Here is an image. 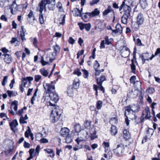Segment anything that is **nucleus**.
I'll return each mask as SVG.
<instances>
[{"label": "nucleus", "instance_id": "nucleus-23", "mask_svg": "<svg viewBox=\"0 0 160 160\" xmlns=\"http://www.w3.org/2000/svg\"><path fill=\"white\" fill-rule=\"evenodd\" d=\"M123 137L126 140H128L130 138V133L126 129H125L123 131Z\"/></svg>", "mask_w": 160, "mask_h": 160}, {"label": "nucleus", "instance_id": "nucleus-48", "mask_svg": "<svg viewBox=\"0 0 160 160\" xmlns=\"http://www.w3.org/2000/svg\"><path fill=\"white\" fill-rule=\"evenodd\" d=\"M91 122L88 120H86L84 123V126L85 128H87L90 126L91 124Z\"/></svg>", "mask_w": 160, "mask_h": 160}, {"label": "nucleus", "instance_id": "nucleus-40", "mask_svg": "<svg viewBox=\"0 0 160 160\" xmlns=\"http://www.w3.org/2000/svg\"><path fill=\"white\" fill-rule=\"evenodd\" d=\"M65 15H64L62 17H60L59 18V21H61V22H59V24L60 25H63L65 22Z\"/></svg>", "mask_w": 160, "mask_h": 160}, {"label": "nucleus", "instance_id": "nucleus-7", "mask_svg": "<svg viewBox=\"0 0 160 160\" xmlns=\"http://www.w3.org/2000/svg\"><path fill=\"white\" fill-rule=\"evenodd\" d=\"M2 56L4 57V61L6 64H9L12 62L13 58L11 55L8 54H3Z\"/></svg>", "mask_w": 160, "mask_h": 160}, {"label": "nucleus", "instance_id": "nucleus-15", "mask_svg": "<svg viewBox=\"0 0 160 160\" xmlns=\"http://www.w3.org/2000/svg\"><path fill=\"white\" fill-rule=\"evenodd\" d=\"M53 48L54 51L52 53V55L53 56V57H55L57 53H59L60 52V48L57 44L54 45Z\"/></svg>", "mask_w": 160, "mask_h": 160}, {"label": "nucleus", "instance_id": "nucleus-34", "mask_svg": "<svg viewBox=\"0 0 160 160\" xmlns=\"http://www.w3.org/2000/svg\"><path fill=\"white\" fill-rule=\"evenodd\" d=\"M14 147L13 146H10L7 150L5 151V154L7 155L8 154H12L13 150Z\"/></svg>", "mask_w": 160, "mask_h": 160}, {"label": "nucleus", "instance_id": "nucleus-62", "mask_svg": "<svg viewBox=\"0 0 160 160\" xmlns=\"http://www.w3.org/2000/svg\"><path fill=\"white\" fill-rule=\"evenodd\" d=\"M23 146L25 148H29L30 147V144L24 141Z\"/></svg>", "mask_w": 160, "mask_h": 160}, {"label": "nucleus", "instance_id": "nucleus-1", "mask_svg": "<svg viewBox=\"0 0 160 160\" xmlns=\"http://www.w3.org/2000/svg\"><path fill=\"white\" fill-rule=\"evenodd\" d=\"M62 110L59 108L58 106H55V108L52 111L50 119L52 122L54 123L57 122L60 118Z\"/></svg>", "mask_w": 160, "mask_h": 160}, {"label": "nucleus", "instance_id": "nucleus-35", "mask_svg": "<svg viewBox=\"0 0 160 160\" xmlns=\"http://www.w3.org/2000/svg\"><path fill=\"white\" fill-rule=\"evenodd\" d=\"M140 3L143 9L145 8L148 5L147 0H140Z\"/></svg>", "mask_w": 160, "mask_h": 160}, {"label": "nucleus", "instance_id": "nucleus-12", "mask_svg": "<svg viewBox=\"0 0 160 160\" xmlns=\"http://www.w3.org/2000/svg\"><path fill=\"white\" fill-rule=\"evenodd\" d=\"M27 34V33L26 32V29L24 28V26H22L21 30L20 31V37L22 40L23 42L26 41V39L25 38V34Z\"/></svg>", "mask_w": 160, "mask_h": 160}, {"label": "nucleus", "instance_id": "nucleus-27", "mask_svg": "<svg viewBox=\"0 0 160 160\" xmlns=\"http://www.w3.org/2000/svg\"><path fill=\"white\" fill-rule=\"evenodd\" d=\"M7 94L9 97L11 98L12 97H14L17 95V93L15 91H10L8 90L7 91Z\"/></svg>", "mask_w": 160, "mask_h": 160}, {"label": "nucleus", "instance_id": "nucleus-2", "mask_svg": "<svg viewBox=\"0 0 160 160\" xmlns=\"http://www.w3.org/2000/svg\"><path fill=\"white\" fill-rule=\"evenodd\" d=\"M151 118L150 110L148 107L145 108L142 111V116L140 118V121L137 122V123H141L144 122V120L148 119Z\"/></svg>", "mask_w": 160, "mask_h": 160}, {"label": "nucleus", "instance_id": "nucleus-28", "mask_svg": "<svg viewBox=\"0 0 160 160\" xmlns=\"http://www.w3.org/2000/svg\"><path fill=\"white\" fill-rule=\"evenodd\" d=\"M81 130V127L79 123H77L74 126V132L78 133Z\"/></svg>", "mask_w": 160, "mask_h": 160}, {"label": "nucleus", "instance_id": "nucleus-59", "mask_svg": "<svg viewBox=\"0 0 160 160\" xmlns=\"http://www.w3.org/2000/svg\"><path fill=\"white\" fill-rule=\"evenodd\" d=\"M68 42L70 44L73 45L74 43L75 40L72 37H70L69 38Z\"/></svg>", "mask_w": 160, "mask_h": 160}, {"label": "nucleus", "instance_id": "nucleus-55", "mask_svg": "<svg viewBox=\"0 0 160 160\" xmlns=\"http://www.w3.org/2000/svg\"><path fill=\"white\" fill-rule=\"evenodd\" d=\"M40 62L43 66H45L49 64V62H48L44 61V58L42 57H41V60Z\"/></svg>", "mask_w": 160, "mask_h": 160}, {"label": "nucleus", "instance_id": "nucleus-56", "mask_svg": "<svg viewBox=\"0 0 160 160\" xmlns=\"http://www.w3.org/2000/svg\"><path fill=\"white\" fill-rule=\"evenodd\" d=\"M75 74H76L78 76H79L81 75V72H80V70L79 69H77L75 70L74 72Z\"/></svg>", "mask_w": 160, "mask_h": 160}, {"label": "nucleus", "instance_id": "nucleus-8", "mask_svg": "<svg viewBox=\"0 0 160 160\" xmlns=\"http://www.w3.org/2000/svg\"><path fill=\"white\" fill-rule=\"evenodd\" d=\"M48 4L44 1L42 0L38 4V7L39 8V11L40 13L42 12L43 11H46V5Z\"/></svg>", "mask_w": 160, "mask_h": 160}, {"label": "nucleus", "instance_id": "nucleus-58", "mask_svg": "<svg viewBox=\"0 0 160 160\" xmlns=\"http://www.w3.org/2000/svg\"><path fill=\"white\" fill-rule=\"evenodd\" d=\"M41 76L40 75H35L34 77L35 81L36 82H38L41 79Z\"/></svg>", "mask_w": 160, "mask_h": 160}, {"label": "nucleus", "instance_id": "nucleus-57", "mask_svg": "<svg viewBox=\"0 0 160 160\" xmlns=\"http://www.w3.org/2000/svg\"><path fill=\"white\" fill-rule=\"evenodd\" d=\"M105 40V43L107 45H109L111 44V42L109 41L108 37V36H106L104 38Z\"/></svg>", "mask_w": 160, "mask_h": 160}, {"label": "nucleus", "instance_id": "nucleus-16", "mask_svg": "<svg viewBox=\"0 0 160 160\" xmlns=\"http://www.w3.org/2000/svg\"><path fill=\"white\" fill-rule=\"evenodd\" d=\"M126 0H124L125 1ZM131 11V7L128 5L125 4V2L124 3L123 11L124 12V14H126L127 15H130V13Z\"/></svg>", "mask_w": 160, "mask_h": 160}, {"label": "nucleus", "instance_id": "nucleus-22", "mask_svg": "<svg viewBox=\"0 0 160 160\" xmlns=\"http://www.w3.org/2000/svg\"><path fill=\"white\" fill-rule=\"evenodd\" d=\"M111 12H114L111 6L110 5L108 6V8L102 12V15L103 16H106L108 15L109 13Z\"/></svg>", "mask_w": 160, "mask_h": 160}, {"label": "nucleus", "instance_id": "nucleus-44", "mask_svg": "<svg viewBox=\"0 0 160 160\" xmlns=\"http://www.w3.org/2000/svg\"><path fill=\"white\" fill-rule=\"evenodd\" d=\"M100 1V0H92L90 2L89 4L90 6H92L95 4H97Z\"/></svg>", "mask_w": 160, "mask_h": 160}, {"label": "nucleus", "instance_id": "nucleus-45", "mask_svg": "<svg viewBox=\"0 0 160 160\" xmlns=\"http://www.w3.org/2000/svg\"><path fill=\"white\" fill-rule=\"evenodd\" d=\"M124 115L126 117L125 118V122L127 125L128 126L129 124V120L128 119V117L127 115V113L126 112H124Z\"/></svg>", "mask_w": 160, "mask_h": 160}, {"label": "nucleus", "instance_id": "nucleus-11", "mask_svg": "<svg viewBox=\"0 0 160 160\" xmlns=\"http://www.w3.org/2000/svg\"><path fill=\"white\" fill-rule=\"evenodd\" d=\"M50 98L52 100L54 101L55 102H56L59 100V96L56 92H52L49 93Z\"/></svg>", "mask_w": 160, "mask_h": 160}, {"label": "nucleus", "instance_id": "nucleus-26", "mask_svg": "<svg viewBox=\"0 0 160 160\" xmlns=\"http://www.w3.org/2000/svg\"><path fill=\"white\" fill-rule=\"evenodd\" d=\"M44 150L47 153L49 154H52V155H49V156L52 158H53L55 156V153L53 150L52 149L47 148L45 149Z\"/></svg>", "mask_w": 160, "mask_h": 160}, {"label": "nucleus", "instance_id": "nucleus-25", "mask_svg": "<svg viewBox=\"0 0 160 160\" xmlns=\"http://www.w3.org/2000/svg\"><path fill=\"white\" fill-rule=\"evenodd\" d=\"M117 129L116 126L112 125L111 128L110 132L112 135H115L117 133Z\"/></svg>", "mask_w": 160, "mask_h": 160}, {"label": "nucleus", "instance_id": "nucleus-19", "mask_svg": "<svg viewBox=\"0 0 160 160\" xmlns=\"http://www.w3.org/2000/svg\"><path fill=\"white\" fill-rule=\"evenodd\" d=\"M100 13V12L97 8H95L91 13H88L89 17H93L98 16Z\"/></svg>", "mask_w": 160, "mask_h": 160}, {"label": "nucleus", "instance_id": "nucleus-60", "mask_svg": "<svg viewBox=\"0 0 160 160\" xmlns=\"http://www.w3.org/2000/svg\"><path fill=\"white\" fill-rule=\"evenodd\" d=\"M38 42V40L36 38H34L33 39V44L34 47L36 48L37 47V43Z\"/></svg>", "mask_w": 160, "mask_h": 160}, {"label": "nucleus", "instance_id": "nucleus-50", "mask_svg": "<svg viewBox=\"0 0 160 160\" xmlns=\"http://www.w3.org/2000/svg\"><path fill=\"white\" fill-rule=\"evenodd\" d=\"M139 91L138 90H134V91H132L131 92V94L134 95L133 96L134 97H136L138 95V94Z\"/></svg>", "mask_w": 160, "mask_h": 160}, {"label": "nucleus", "instance_id": "nucleus-53", "mask_svg": "<svg viewBox=\"0 0 160 160\" xmlns=\"http://www.w3.org/2000/svg\"><path fill=\"white\" fill-rule=\"evenodd\" d=\"M139 25H138L137 23H136L134 25L132 24V28L134 29L135 31H137L139 29Z\"/></svg>", "mask_w": 160, "mask_h": 160}, {"label": "nucleus", "instance_id": "nucleus-20", "mask_svg": "<svg viewBox=\"0 0 160 160\" xmlns=\"http://www.w3.org/2000/svg\"><path fill=\"white\" fill-rule=\"evenodd\" d=\"M79 86V80L78 79L75 78L73 81L72 87L73 88L77 89Z\"/></svg>", "mask_w": 160, "mask_h": 160}, {"label": "nucleus", "instance_id": "nucleus-63", "mask_svg": "<svg viewBox=\"0 0 160 160\" xmlns=\"http://www.w3.org/2000/svg\"><path fill=\"white\" fill-rule=\"evenodd\" d=\"M57 7V8H58L59 10L61 11V9H62V4L60 2H58Z\"/></svg>", "mask_w": 160, "mask_h": 160}, {"label": "nucleus", "instance_id": "nucleus-10", "mask_svg": "<svg viewBox=\"0 0 160 160\" xmlns=\"http://www.w3.org/2000/svg\"><path fill=\"white\" fill-rule=\"evenodd\" d=\"M69 130L67 128H64L61 129L60 131V133L61 135L65 137L69 136Z\"/></svg>", "mask_w": 160, "mask_h": 160}, {"label": "nucleus", "instance_id": "nucleus-54", "mask_svg": "<svg viewBox=\"0 0 160 160\" xmlns=\"http://www.w3.org/2000/svg\"><path fill=\"white\" fill-rule=\"evenodd\" d=\"M136 79V77L135 76H132L130 79V81L131 83L134 84L135 82V80Z\"/></svg>", "mask_w": 160, "mask_h": 160}, {"label": "nucleus", "instance_id": "nucleus-18", "mask_svg": "<svg viewBox=\"0 0 160 160\" xmlns=\"http://www.w3.org/2000/svg\"><path fill=\"white\" fill-rule=\"evenodd\" d=\"M125 112L127 113V115H129L131 113L132 115H134V111L131 108V106L129 105L128 106L126 107L125 108Z\"/></svg>", "mask_w": 160, "mask_h": 160}, {"label": "nucleus", "instance_id": "nucleus-36", "mask_svg": "<svg viewBox=\"0 0 160 160\" xmlns=\"http://www.w3.org/2000/svg\"><path fill=\"white\" fill-rule=\"evenodd\" d=\"M133 61L131 60L132 63L130 65L132 72L133 73H135L136 66L133 63Z\"/></svg>", "mask_w": 160, "mask_h": 160}, {"label": "nucleus", "instance_id": "nucleus-24", "mask_svg": "<svg viewBox=\"0 0 160 160\" xmlns=\"http://www.w3.org/2000/svg\"><path fill=\"white\" fill-rule=\"evenodd\" d=\"M82 8L81 9V10H80L79 9L76 8L74 9V13H73L74 15L75 16H80L82 14L81 11L82 10Z\"/></svg>", "mask_w": 160, "mask_h": 160}, {"label": "nucleus", "instance_id": "nucleus-33", "mask_svg": "<svg viewBox=\"0 0 160 160\" xmlns=\"http://www.w3.org/2000/svg\"><path fill=\"white\" fill-rule=\"evenodd\" d=\"M103 144L105 149V152H108L109 148V142H103Z\"/></svg>", "mask_w": 160, "mask_h": 160}, {"label": "nucleus", "instance_id": "nucleus-64", "mask_svg": "<svg viewBox=\"0 0 160 160\" xmlns=\"http://www.w3.org/2000/svg\"><path fill=\"white\" fill-rule=\"evenodd\" d=\"M1 51L4 54H7V53L9 52V51L5 47H3L2 48Z\"/></svg>", "mask_w": 160, "mask_h": 160}, {"label": "nucleus", "instance_id": "nucleus-39", "mask_svg": "<svg viewBox=\"0 0 160 160\" xmlns=\"http://www.w3.org/2000/svg\"><path fill=\"white\" fill-rule=\"evenodd\" d=\"M97 133V131L94 130L93 132L91 133L90 136V138L91 140H93L97 138V136L96 134Z\"/></svg>", "mask_w": 160, "mask_h": 160}, {"label": "nucleus", "instance_id": "nucleus-29", "mask_svg": "<svg viewBox=\"0 0 160 160\" xmlns=\"http://www.w3.org/2000/svg\"><path fill=\"white\" fill-rule=\"evenodd\" d=\"M67 93L68 95L70 97L73 96V88L71 86H70L68 88Z\"/></svg>", "mask_w": 160, "mask_h": 160}, {"label": "nucleus", "instance_id": "nucleus-47", "mask_svg": "<svg viewBox=\"0 0 160 160\" xmlns=\"http://www.w3.org/2000/svg\"><path fill=\"white\" fill-rule=\"evenodd\" d=\"M65 142L66 143H69L72 142V139L70 136V135L68 136H67L66 137H65Z\"/></svg>", "mask_w": 160, "mask_h": 160}, {"label": "nucleus", "instance_id": "nucleus-51", "mask_svg": "<svg viewBox=\"0 0 160 160\" xmlns=\"http://www.w3.org/2000/svg\"><path fill=\"white\" fill-rule=\"evenodd\" d=\"M100 66V64L99 63L98 61L97 60H96L94 65V69H98V68H99Z\"/></svg>", "mask_w": 160, "mask_h": 160}, {"label": "nucleus", "instance_id": "nucleus-9", "mask_svg": "<svg viewBox=\"0 0 160 160\" xmlns=\"http://www.w3.org/2000/svg\"><path fill=\"white\" fill-rule=\"evenodd\" d=\"M27 20L28 21L29 23H31L33 22L36 20L35 16L33 13V12L31 10H30V12L28 15Z\"/></svg>", "mask_w": 160, "mask_h": 160}, {"label": "nucleus", "instance_id": "nucleus-42", "mask_svg": "<svg viewBox=\"0 0 160 160\" xmlns=\"http://www.w3.org/2000/svg\"><path fill=\"white\" fill-rule=\"evenodd\" d=\"M90 13V12H86L85 13H82L80 17H82V18L84 20L87 19L88 18V14L87 13Z\"/></svg>", "mask_w": 160, "mask_h": 160}, {"label": "nucleus", "instance_id": "nucleus-4", "mask_svg": "<svg viewBox=\"0 0 160 160\" xmlns=\"http://www.w3.org/2000/svg\"><path fill=\"white\" fill-rule=\"evenodd\" d=\"M16 0H14L12 2V3L10 5L9 8L11 10V12L12 14H15L17 11H21L20 7L21 5H18L16 3Z\"/></svg>", "mask_w": 160, "mask_h": 160}, {"label": "nucleus", "instance_id": "nucleus-37", "mask_svg": "<svg viewBox=\"0 0 160 160\" xmlns=\"http://www.w3.org/2000/svg\"><path fill=\"white\" fill-rule=\"evenodd\" d=\"M102 105V102L101 100H99L96 103V107L98 110L101 109Z\"/></svg>", "mask_w": 160, "mask_h": 160}, {"label": "nucleus", "instance_id": "nucleus-38", "mask_svg": "<svg viewBox=\"0 0 160 160\" xmlns=\"http://www.w3.org/2000/svg\"><path fill=\"white\" fill-rule=\"evenodd\" d=\"M39 21L41 24H43L44 23V17L42 12L40 13L39 14Z\"/></svg>", "mask_w": 160, "mask_h": 160}, {"label": "nucleus", "instance_id": "nucleus-49", "mask_svg": "<svg viewBox=\"0 0 160 160\" xmlns=\"http://www.w3.org/2000/svg\"><path fill=\"white\" fill-rule=\"evenodd\" d=\"M83 72V76L85 78H87L88 76V71L85 69H82Z\"/></svg>", "mask_w": 160, "mask_h": 160}, {"label": "nucleus", "instance_id": "nucleus-32", "mask_svg": "<svg viewBox=\"0 0 160 160\" xmlns=\"http://www.w3.org/2000/svg\"><path fill=\"white\" fill-rule=\"evenodd\" d=\"M149 53H146L144 54V55L141 54L140 55V57L141 58L142 60V62L143 63H144L145 61L147 60H148V59H145V58H147L148 56Z\"/></svg>", "mask_w": 160, "mask_h": 160}, {"label": "nucleus", "instance_id": "nucleus-30", "mask_svg": "<svg viewBox=\"0 0 160 160\" xmlns=\"http://www.w3.org/2000/svg\"><path fill=\"white\" fill-rule=\"evenodd\" d=\"M105 77L104 76H102L99 79H97V81L98 84H102V82L105 80Z\"/></svg>", "mask_w": 160, "mask_h": 160}, {"label": "nucleus", "instance_id": "nucleus-41", "mask_svg": "<svg viewBox=\"0 0 160 160\" xmlns=\"http://www.w3.org/2000/svg\"><path fill=\"white\" fill-rule=\"evenodd\" d=\"M8 77L7 76H4L3 77L2 81V85L3 86H5L6 83L8 82Z\"/></svg>", "mask_w": 160, "mask_h": 160}, {"label": "nucleus", "instance_id": "nucleus-31", "mask_svg": "<svg viewBox=\"0 0 160 160\" xmlns=\"http://www.w3.org/2000/svg\"><path fill=\"white\" fill-rule=\"evenodd\" d=\"M39 72L41 74L46 77L48 76L49 73L44 68L41 69L39 70Z\"/></svg>", "mask_w": 160, "mask_h": 160}, {"label": "nucleus", "instance_id": "nucleus-6", "mask_svg": "<svg viewBox=\"0 0 160 160\" xmlns=\"http://www.w3.org/2000/svg\"><path fill=\"white\" fill-rule=\"evenodd\" d=\"M18 102L16 100H14L12 102L11 104L10 105V110H8V112L14 115H15V112L12 111V109H13L14 111L17 112L18 108Z\"/></svg>", "mask_w": 160, "mask_h": 160}, {"label": "nucleus", "instance_id": "nucleus-61", "mask_svg": "<svg viewBox=\"0 0 160 160\" xmlns=\"http://www.w3.org/2000/svg\"><path fill=\"white\" fill-rule=\"evenodd\" d=\"M28 5V4L27 2H26L25 3H23L22 5H21L20 8L21 7L22 8V9H26Z\"/></svg>", "mask_w": 160, "mask_h": 160}, {"label": "nucleus", "instance_id": "nucleus-13", "mask_svg": "<svg viewBox=\"0 0 160 160\" xmlns=\"http://www.w3.org/2000/svg\"><path fill=\"white\" fill-rule=\"evenodd\" d=\"M144 18L143 15L141 13L138 14L137 18L136 23L138 25L142 24L144 22Z\"/></svg>", "mask_w": 160, "mask_h": 160}, {"label": "nucleus", "instance_id": "nucleus-3", "mask_svg": "<svg viewBox=\"0 0 160 160\" xmlns=\"http://www.w3.org/2000/svg\"><path fill=\"white\" fill-rule=\"evenodd\" d=\"M56 82V81H54L49 83H43V85L46 93H50L53 92V90L55 89V84Z\"/></svg>", "mask_w": 160, "mask_h": 160}, {"label": "nucleus", "instance_id": "nucleus-21", "mask_svg": "<svg viewBox=\"0 0 160 160\" xmlns=\"http://www.w3.org/2000/svg\"><path fill=\"white\" fill-rule=\"evenodd\" d=\"M130 16V15H128L124 13L121 18L122 22L124 24H126L128 22V18Z\"/></svg>", "mask_w": 160, "mask_h": 160}, {"label": "nucleus", "instance_id": "nucleus-43", "mask_svg": "<svg viewBox=\"0 0 160 160\" xmlns=\"http://www.w3.org/2000/svg\"><path fill=\"white\" fill-rule=\"evenodd\" d=\"M116 28L121 33L122 32V28L121 25L119 23H117L116 26Z\"/></svg>", "mask_w": 160, "mask_h": 160}, {"label": "nucleus", "instance_id": "nucleus-5", "mask_svg": "<svg viewBox=\"0 0 160 160\" xmlns=\"http://www.w3.org/2000/svg\"><path fill=\"white\" fill-rule=\"evenodd\" d=\"M124 151V145L122 143L118 144L116 148L113 150L114 154L117 156H120Z\"/></svg>", "mask_w": 160, "mask_h": 160}, {"label": "nucleus", "instance_id": "nucleus-17", "mask_svg": "<svg viewBox=\"0 0 160 160\" xmlns=\"http://www.w3.org/2000/svg\"><path fill=\"white\" fill-rule=\"evenodd\" d=\"M18 125V122L16 119L13 120L12 121L9 123V126L11 130L14 132H15L14 128H15Z\"/></svg>", "mask_w": 160, "mask_h": 160}, {"label": "nucleus", "instance_id": "nucleus-46", "mask_svg": "<svg viewBox=\"0 0 160 160\" xmlns=\"http://www.w3.org/2000/svg\"><path fill=\"white\" fill-rule=\"evenodd\" d=\"M91 28V25L90 23L85 24L84 28L86 31H88L90 30Z\"/></svg>", "mask_w": 160, "mask_h": 160}, {"label": "nucleus", "instance_id": "nucleus-14", "mask_svg": "<svg viewBox=\"0 0 160 160\" xmlns=\"http://www.w3.org/2000/svg\"><path fill=\"white\" fill-rule=\"evenodd\" d=\"M130 50L129 49L125 47V50H122L121 52V55L124 58H126L129 55Z\"/></svg>", "mask_w": 160, "mask_h": 160}, {"label": "nucleus", "instance_id": "nucleus-52", "mask_svg": "<svg viewBox=\"0 0 160 160\" xmlns=\"http://www.w3.org/2000/svg\"><path fill=\"white\" fill-rule=\"evenodd\" d=\"M81 30H83L84 28V24L82 22H79L78 24Z\"/></svg>", "mask_w": 160, "mask_h": 160}]
</instances>
